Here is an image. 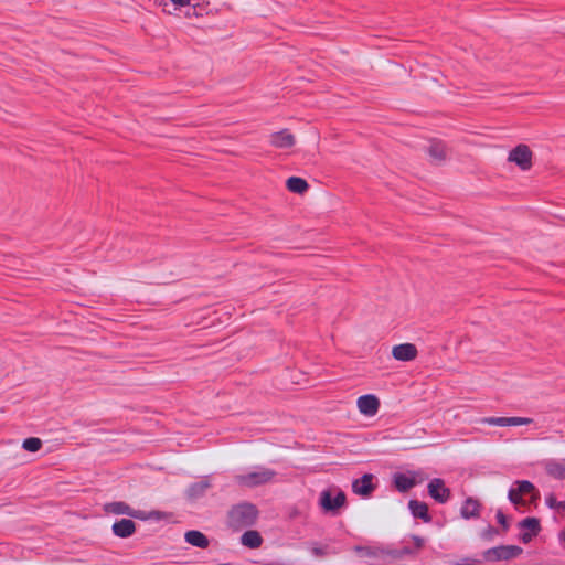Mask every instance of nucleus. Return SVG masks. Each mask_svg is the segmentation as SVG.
<instances>
[{"instance_id":"nucleus-1","label":"nucleus","mask_w":565,"mask_h":565,"mask_svg":"<svg viewBox=\"0 0 565 565\" xmlns=\"http://www.w3.org/2000/svg\"><path fill=\"white\" fill-rule=\"evenodd\" d=\"M353 552L361 558H366L369 565H390L395 561L403 559L408 548H394L381 545H354Z\"/></svg>"},{"instance_id":"nucleus-2","label":"nucleus","mask_w":565,"mask_h":565,"mask_svg":"<svg viewBox=\"0 0 565 565\" xmlns=\"http://www.w3.org/2000/svg\"><path fill=\"white\" fill-rule=\"evenodd\" d=\"M259 515V510L256 504L243 501L232 505L227 512V526L233 531H241L243 529L252 527L255 525Z\"/></svg>"},{"instance_id":"nucleus-3","label":"nucleus","mask_w":565,"mask_h":565,"mask_svg":"<svg viewBox=\"0 0 565 565\" xmlns=\"http://www.w3.org/2000/svg\"><path fill=\"white\" fill-rule=\"evenodd\" d=\"M318 504L324 514L339 515L348 505L347 494L339 488H329L321 491Z\"/></svg>"},{"instance_id":"nucleus-4","label":"nucleus","mask_w":565,"mask_h":565,"mask_svg":"<svg viewBox=\"0 0 565 565\" xmlns=\"http://www.w3.org/2000/svg\"><path fill=\"white\" fill-rule=\"evenodd\" d=\"M276 472L268 468H263L260 471H252L245 475H237L235 480L237 484L246 488H255L263 486L273 480Z\"/></svg>"},{"instance_id":"nucleus-5","label":"nucleus","mask_w":565,"mask_h":565,"mask_svg":"<svg viewBox=\"0 0 565 565\" xmlns=\"http://www.w3.org/2000/svg\"><path fill=\"white\" fill-rule=\"evenodd\" d=\"M522 553L523 548L518 545H499L486 550L482 557L487 562H499L515 558Z\"/></svg>"},{"instance_id":"nucleus-6","label":"nucleus","mask_w":565,"mask_h":565,"mask_svg":"<svg viewBox=\"0 0 565 565\" xmlns=\"http://www.w3.org/2000/svg\"><path fill=\"white\" fill-rule=\"evenodd\" d=\"M518 527L521 532L518 535V540L523 544H529L542 531L541 521L536 516H526L518 523Z\"/></svg>"},{"instance_id":"nucleus-7","label":"nucleus","mask_w":565,"mask_h":565,"mask_svg":"<svg viewBox=\"0 0 565 565\" xmlns=\"http://www.w3.org/2000/svg\"><path fill=\"white\" fill-rule=\"evenodd\" d=\"M533 152L527 145L515 146L508 156V161L515 163L521 170L527 171L532 168Z\"/></svg>"},{"instance_id":"nucleus-8","label":"nucleus","mask_w":565,"mask_h":565,"mask_svg":"<svg viewBox=\"0 0 565 565\" xmlns=\"http://www.w3.org/2000/svg\"><path fill=\"white\" fill-rule=\"evenodd\" d=\"M427 493L437 503L444 504L451 498V490L441 478H434L427 484Z\"/></svg>"},{"instance_id":"nucleus-9","label":"nucleus","mask_w":565,"mask_h":565,"mask_svg":"<svg viewBox=\"0 0 565 565\" xmlns=\"http://www.w3.org/2000/svg\"><path fill=\"white\" fill-rule=\"evenodd\" d=\"M356 406L362 415L372 417L377 414L381 403L376 395L365 394L358 398Z\"/></svg>"},{"instance_id":"nucleus-10","label":"nucleus","mask_w":565,"mask_h":565,"mask_svg":"<svg viewBox=\"0 0 565 565\" xmlns=\"http://www.w3.org/2000/svg\"><path fill=\"white\" fill-rule=\"evenodd\" d=\"M374 479L375 477L372 473H364L362 477L353 480V492L362 498L370 497L376 488Z\"/></svg>"},{"instance_id":"nucleus-11","label":"nucleus","mask_w":565,"mask_h":565,"mask_svg":"<svg viewBox=\"0 0 565 565\" xmlns=\"http://www.w3.org/2000/svg\"><path fill=\"white\" fill-rule=\"evenodd\" d=\"M210 488H212L211 476H203L200 481H195L186 488L185 498L194 502L204 497Z\"/></svg>"},{"instance_id":"nucleus-12","label":"nucleus","mask_w":565,"mask_h":565,"mask_svg":"<svg viewBox=\"0 0 565 565\" xmlns=\"http://www.w3.org/2000/svg\"><path fill=\"white\" fill-rule=\"evenodd\" d=\"M417 484L418 481L415 480L409 470L407 472H395L392 477V487L399 493H407Z\"/></svg>"},{"instance_id":"nucleus-13","label":"nucleus","mask_w":565,"mask_h":565,"mask_svg":"<svg viewBox=\"0 0 565 565\" xmlns=\"http://www.w3.org/2000/svg\"><path fill=\"white\" fill-rule=\"evenodd\" d=\"M113 534L119 539H128L137 531V524L131 519H119L113 523Z\"/></svg>"},{"instance_id":"nucleus-14","label":"nucleus","mask_w":565,"mask_h":565,"mask_svg":"<svg viewBox=\"0 0 565 565\" xmlns=\"http://www.w3.org/2000/svg\"><path fill=\"white\" fill-rule=\"evenodd\" d=\"M270 145L278 149H290L296 143L295 136L290 132L289 129L285 128L280 131L273 132L270 135Z\"/></svg>"},{"instance_id":"nucleus-15","label":"nucleus","mask_w":565,"mask_h":565,"mask_svg":"<svg viewBox=\"0 0 565 565\" xmlns=\"http://www.w3.org/2000/svg\"><path fill=\"white\" fill-rule=\"evenodd\" d=\"M392 355L397 361L409 362L417 358L418 350L413 343L396 344L392 349Z\"/></svg>"},{"instance_id":"nucleus-16","label":"nucleus","mask_w":565,"mask_h":565,"mask_svg":"<svg viewBox=\"0 0 565 565\" xmlns=\"http://www.w3.org/2000/svg\"><path fill=\"white\" fill-rule=\"evenodd\" d=\"M408 509L415 519H419L425 523L431 522L433 518L429 513V507L426 502L419 501L417 499H411L408 501Z\"/></svg>"},{"instance_id":"nucleus-17","label":"nucleus","mask_w":565,"mask_h":565,"mask_svg":"<svg viewBox=\"0 0 565 565\" xmlns=\"http://www.w3.org/2000/svg\"><path fill=\"white\" fill-rule=\"evenodd\" d=\"M489 425L499 426V427H510V426H523L532 423L531 418L527 417H489L483 420Z\"/></svg>"},{"instance_id":"nucleus-18","label":"nucleus","mask_w":565,"mask_h":565,"mask_svg":"<svg viewBox=\"0 0 565 565\" xmlns=\"http://www.w3.org/2000/svg\"><path fill=\"white\" fill-rule=\"evenodd\" d=\"M481 507L478 499L469 497L465 500L460 509V515L465 520L477 519L480 516Z\"/></svg>"},{"instance_id":"nucleus-19","label":"nucleus","mask_w":565,"mask_h":565,"mask_svg":"<svg viewBox=\"0 0 565 565\" xmlns=\"http://www.w3.org/2000/svg\"><path fill=\"white\" fill-rule=\"evenodd\" d=\"M185 542L192 546L200 548H207L210 545L209 537L198 530H189L184 534Z\"/></svg>"},{"instance_id":"nucleus-20","label":"nucleus","mask_w":565,"mask_h":565,"mask_svg":"<svg viewBox=\"0 0 565 565\" xmlns=\"http://www.w3.org/2000/svg\"><path fill=\"white\" fill-rule=\"evenodd\" d=\"M286 189L295 194H305L309 190V183L301 177L291 175L286 180Z\"/></svg>"},{"instance_id":"nucleus-21","label":"nucleus","mask_w":565,"mask_h":565,"mask_svg":"<svg viewBox=\"0 0 565 565\" xmlns=\"http://www.w3.org/2000/svg\"><path fill=\"white\" fill-rule=\"evenodd\" d=\"M263 542L260 533L256 530H247L241 536L242 545L252 550L260 547Z\"/></svg>"},{"instance_id":"nucleus-22","label":"nucleus","mask_w":565,"mask_h":565,"mask_svg":"<svg viewBox=\"0 0 565 565\" xmlns=\"http://www.w3.org/2000/svg\"><path fill=\"white\" fill-rule=\"evenodd\" d=\"M427 153L437 162H443L447 158L446 145L441 140H433L427 148Z\"/></svg>"},{"instance_id":"nucleus-23","label":"nucleus","mask_w":565,"mask_h":565,"mask_svg":"<svg viewBox=\"0 0 565 565\" xmlns=\"http://www.w3.org/2000/svg\"><path fill=\"white\" fill-rule=\"evenodd\" d=\"M170 515H171V513H167V512L159 511V510H152L150 512H147L145 510H137L134 508L131 509V513H130V518L141 520V521H147L149 519L163 520Z\"/></svg>"},{"instance_id":"nucleus-24","label":"nucleus","mask_w":565,"mask_h":565,"mask_svg":"<svg viewBox=\"0 0 565 565\" xmlns=\"http://www.w3.org/2000/svg\"><path fill=\"white\" fill-rule=\"evenodd\" d=\"M210 2L206 1V0H192L191 4L189 6L190 8L186 10L185 12V15L188 18H191V17H203L205 14L209 13V10H207V7H209Z\"/></svg>"},{"instance_id":"nucleus-25","label":"nucleus","mask_w":565,"mask_h":565,"mask_svg":"<svg viewBox=\"0 0 565 565\" xmlns=\"http://www.w3.org/2000/svg\"><path fill=\"white\" fill-rule=\"evenodd\" d=\"M131 507L124 501H114L104 504V511L113 514H124L130 516Z\"/></svg>"},{"instance_id":"nucleus-26","label":"nucleus","mask_w":565,"mask_h":565,"mask_svg":"<svg viewBox=\"0 0 565 565\" xmlns=\"http://www.w3.org/2000/svg\"><path fill=\"white\" fill-rule=\"evenodd\" d=\"M515 489L523 497L526 494L535 493L536 498H540V493L536 490L535 486L529 480H518L515 481Z\"/></svg>"},{"instance_id":"nucleus-27","label":"nucleus","mask_w":565,"mask_h":565,"mask_svg":"<svg viewBox=\"0 0 565 565\" xmlns=\"http://www.w3.org/2000/svg\"><path fill=\"white\" fill-rule=\"evenodd\" d=\"M310 551L316 557H324L327 555L338 553L334 548L330 547V545H328V544L321 545L318 542L311 543Z\"/></svg>"},{"instance_id":"nucleus-28","label":"nucleus","mask_w":565,"mask_h":565,"mask_svg":"<svg viewBox=\"0 0 565 565\" xmlns=\"http://www.w3.org/2000/svg\"><path fill=\"white\" fill-rule=\"evenodd\" d=\"M411 539L414 543V546H403L402 548H408L412 553H406V556L415 557L418 554V551H420L425 546V540L416 534H412Z\"/></svg>"},{"instance_id":"nucleus-29","label":"nucleus","mask_w":565,"mask_h":565,"mask_svg":"<svg viewBox=\"0 0 565 565\" xmlns=\"http://www.w3.org/2000/svg\"><path fill=\"white\" fill-rule=\"evenodd\" d=\"M43 446V443L38 437H28L22 443V448L30 452L39 451Z\"/></svg>"},{"instance_id":"nucleus-30","label":"nucleus","mask_w":565,"mask_h":565,"mask_svg":"<svg viewBox=\"0 0 565 565\" xmlns=\"http://www.w3.org/2000/svg\"><path fill=\"white\" fill-rule=\"evenodd\" d=\"M547 472L556 479L564 480L565 479V465L559 463V462H552L547 467Z\"/></svg>"},{"instance_id":"nucleus-31","label":"nucleus","mask_w":565,"mask_h":565,"mask_svg":"<svg viewBox=\"0 0 565 565\" xmlns=\"http://www.w3.org/2000/svg\"><path fill=\"white\" fill-rule=\"evenodd\" d=\"M546 505L551 509H557L559 512H565V501H557L553 493H550L545 499Z\"/></svg>"},{"instance_id":"nucleus-32","label":"nucleus","mask_w":565,"mask_h":565,"mask_svg":"<svg viewBox=\"0 0 565 565\" xmlns=\"http://www.w3.org/2000/svg\"><path fill=\"white\" fill-rule=\"evenodd\" d=\"M495 519L499 525L501 526L502 531L507 532L510 527L509 518L501 510H498Z\"/></svg>"},{"instance_id":"nucleus-33","label":"nucleus","mask_w":565,"mask_h":565,"mask_svg":"<svg viewBox=\"0 0 565 565\" xmlns=\"http://www.w3.org/2000/svg\"><path fill=\"white\" fill-rule=\"evenodd\" d=\"M508 498L510 502L514 505H519L523 503L522 495L518 492L515 488H511L508 493Z\"/></svg>"},{"instance_id":"nucleus-34","label":"nucleus","mask_w":565,"mask_h":565,"mask_svg":"<svg viewBox=\"0 0 565 565\" xmlns=\"http://www.w3.org/2000/svg\"><path fill=\"white\" fill-rule=\"evenodd\" d=\"M498 534H499V530L495 526L489 524L482 533V539L491 540L494 535H498Z\"/></svg>"},{"instance_id":"nucleus-35","label":"nucleus","mask_w":565,"mask_h":565,"mask_svg":"<svg viewBox=\"0 0 565 565\" xmlns=\"http://www.w3.org/2000/svg\"><path fill=\"white\" fill-rule=\"evenodd\" d=\"M411 475L418 481V484L428 478V476L422 470H409Z\"/></svg>"},{"instance_id":"nucleus-36","label":"nucleus","mask_w":565,"mask_h":565,"mask_svg":"<svg viewBox=\"0 0 565 565\" xmlns=\"http://www.w3.org/2000/svg\"><path fill=\"white\" fill-rule=\"evenodd\" d=\"M169 1L173 4L174 10L181 9L183 7H188L192 2V0H169Z\"/></svg>"},{"instance_id":"nucleus-37","label":"nucleus","mask_w":565,"mask_h":565,"mask_svg":"<svg viewBox=\"0 0 565 565\" xmlns=\"http://www.w3.org/2000/svg\"><path fill=\"white\" fill-rule=\"evenodd\" d=\"M558 540H559L563 548L565 550V527L559 532Z\"/></svg>"},{"instance_id":"nucleus-38","label":"nucleus","mask_w":565,"mask_h":565,"mask_svg":"<svg viewBox=\"0 0 565 565\" xmlns=\"http://www.w3.org/2000/svg\"><path fill=\"white\" fill-rule=\"evenodd\" d=\"M266 565H279V564L270 563V564H266Z\"/></svg>"}]
</instances>
